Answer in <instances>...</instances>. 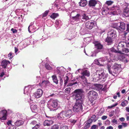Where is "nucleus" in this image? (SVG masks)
<instances>
[{"mask_svg": "<svg viewBox=\"0 0 129 129\" xmlns=\"http://www.w3.org/2000/svg\"><path fill=\"white\" fill-rule=\"evenodd\" d=\"M84 92L82 89H79L75 90L73 93L74 95L76 100H84Z\"/></svg>", "mask_w": 129, "mask_h": 129, "instance_id": "nucleus-1", "label": "nucleus"}, {"mask_svg": "<svg viewBox=\"0 0 129 129\" xmlns=\"http://www.w3.org/2000/svg\"><path fill=\"white\" fill-rule=\"evenodd\" d=\"M84 100H76L75 103L73 108L74 112H77L81 111L83 109L82 105Z\"/></svg>", "mask_w": 129, "mask_h": 129, "instance_id": "nucleus-2", "label": "nucleus"}, {"mask_svg": "<svg viewBox=\"0 0 129 129\" xmlns=\"http://www.w3.org/2000/svg\"><path fill=\"white\" fill-rule=\"evenodd\" d=\"M119 65L117 64H115L111 68V66L109 64L107 66V68L110 74L114 76V74H117L118 73V71L119 68Z\"/></svg>", "mask_w": 129, "mask_h": 129, "instance_id": "nucleus-3", "label": "nucleus"}, {"mask_svg": "<svg viewBox=\"0 0 129 129\" xmlns=\"http://www.w3.org/2000/svg\"><path fill=\"white\" fill-rule=\"evenodd\" d=\"M88 98L91 99L90 101L91 103H92L93 101L95 100L98 94L96 92L93 90H91L88 92L87 94Z\"/></svg>", "mask_w": 129, "mask_h": 129, "instance_id": "nucleus-4", "label": "nucleus"}, {"mask_svg": "<svg viewBox=\"0 0 129 129\" xmlns=\"http://www.w3.org/2000/svg\"><path fill=\"white\" fill-rule=\"evenodd\" d=\"M126 45V43L123 42L119 43L117 46L118 52V53L123 54L122 51L123 50L124 46Z\"/></svg>", "mask_w": 129, "mask_h": 129, "instance_id": "nucleus-5", "label": "nucleus"}, {"mask_svg": "<svg viewBox=\"0 0 129 129\" xmlns=\"http://www.w3.org/2000/svg\"><path fill=\"white\" fill-rule=\"evenodd\" d=\"M81 76H80V77L81 79L83 80H86V77H89L90 75L89 72L87 70L83 71L81 73Z\"/></svg>", "mask_w": 129, "mask_h": 129, "instance_id": "nucleus-6", "label": "nucleus"}, {"mask_svg": "<svg viewBox=\"0 0 129 129\" xmlns=\"http://www.w3.org/2000/svg\"><path fill=\"white\" fill-rule=\"evenodd\" d=\"M48 105L53 108H56L58 105L57 101L56 100L51 99L48 102Z\"/></svg>", "mask_w": 129, "mask_h": 129, "instance_id": "nucleus-7", "label": "nucleus"}, {"mask_svg": "<svg viewBox=\"0 0 129 129\" xmlns=\"http://www.w3.org/2000/svg\"><path fill=\"white\" fill-rule=\"evenodd\" d=\"M7 112L6 110H3L0 111V120H4L7 119Z\"/></svg>", "mask_w": 129, "mask_h": 129, "instance_id": "nucleus-8", "label": "nucleus"}, {"mask_svg": "<svg viewBox=\"0 0 129 129\" xmlns=\"http://www.w3.org/2000/svg\"><path fill=\"white\" fill-rule=\"evenodd\" d=\"M107 36L109 38L114 39L117 36L116 31L114 29H112L108 32Z\"/></svg>", "mask_w": 129, "mask_h": 129, "instance_id": "nucleus-9", "label": "nucleus"}, {"mask_svg": "<svg viewBox=\"0 0 129 129\" xmlns=\"http://www.w3.org/2000/svg\"><path fill=\"white\" fill-rule=\"evenodd\" d=\"M43 94L42 90L40 89H38L34 94L35 97L36 98H38L41 97Z\"/></svg>", "mask_w": 129, "mask_h": 129, "instance_id": "nucleus-10", "label": "nucleus"}, {"mask_svg": "<svg viewBox=\"0 0 129 129\" xmlns=\"http://www.w3.org/2000/svg\"><path fill=\"white\" fill-rule=\"evenodd\" d=\"M94 26V22L93 21H88L85 24L86 27L90 29H92Z\"/></svg>", "mask_w": 129, "mask_h": 129, "instance_id": "nucleus-11", "label": "nucleus"}, {"mask_svg": "<svg viewBox=\"0 0 129 129\" xmlns=\"http://www.w3.org/2000/svg\"><path fill=\"white\" fill-rule=\"evenodd\" d=\"M57 117L61 119H66L67 118L64 111H62L60 113H58L57 115Z\"/></svg>", "mask_w": 129, "mask_h": 129, "instance_id": "nucleus-12", "label": "nucleus"}, {"mask_svg": "<svg viewBox=\"0 0 129 129\" xmlns=\"http://www.w3.org/2000/svg\"><path fill=\"white\" fill-rule=\"evenodd\" d=\"M118 30L121 31H123L125 29V24L123 22H119V25L118 26Z\"/></svg>", "mask_w": 129, "mask_h": 129, "instance_id": "nucleus-13", "label": "nucleus"}, {"mask_svg": "<svg viewBox=\"0 0 129 129\" xmlns=\"http://www.w3.org/2000/svg\"><path fill=\"white\" fill-rule=\"evenodd\" d=\"M114 39L111 38H109L107 36L105 39V42L107 43L108 45H111L113 43Z\"/></svg>", "mask_w": 129, "mask_h": 129, "instance_id": "nucleus-14", "label": "nucleus"}, {"mask_svg": "<svg viewBox=\"0 0 129 129\" xmlns=\"http://www.w3.org/2000/svg\"><path fill=\"white\" fill-rule=\"evenodd\" d=\"M8 64H10V61L6 60V59L3 60L1 63V66L4 69L6 68Z\"/></svg>", "mask_w": 129, "mask_h": 129, "instance_id": "nucleus-15", "label": "nucleus"}, {"mask_svg": "<svg viewBox=\"0 0 129 129\" xmlns=\"http://www.w3.org/2000/svg\"><path fill=\"white\" fill-rule=\"evenodd\" d=\"M99 77L100 79H102V80L104 81L106 79V77L105 73L103 72L101 73L100 72L98 74Z\"/></svg>", "mask_w": 129, "mask_h": 129, "instance_id": "nucleus-16", "label": "nucleus"}, {"mask_svg": "<svg viewBox=\"0 0 129 129\" xmlns=\"http://www.w3.org/2000/svg\"><path fill=\"white\" fill-rule=\"evenodd\" d=\"M67 119L70 117L72 115V111L71 110H69L64 111Z\"/></svg>", "mask_w": 129, "mask_h": 129, "instance_id": "nucleus-17", "label": "nucleus"}, {"mask_svg": "<svg viewBox=\"0 0 129 129\" xmlns=\"http://www.w3.org/2000/svg\"><path fill=\"white\" fill-rule=\"evenodd\" d=\"M53 122L52 120H46L44 121L43 124L44 126H50Z\"/></svg>", "mask_w": 129, "mask_h": 129, "instance_id": "nucleus-18", "label": "nucleus"}, {"mask_svg": "<svg viewBox=\"0 0 129 129\" xmlns=\"http://www.w3.org/2000/svg\"><path fill=\"white\" fill-rule=\"evenodd\" d=\"M123 15L126 17L129 16V8L126 7L124 10Z\"/></svg>", "mask_w": 129, "mask_h": 129, "instance_id": "nucleus-19", "label": "nucleus"}, {"mask_svg": "<svg viewBox=\"0 0 129 129\" xmlns=\"http://www.w3.org/2000/svg\"><path fill=\"white\" fill-rule=\"evenodd\" d=\"M30 108L32 111L34 113H37L38 112L37 108V106L34 105H31Z\"/></svg>", "mask_w": 129, "mask_h": 129, "instance_id": "nucleus-20", "label": "nucleus"}, {"mask_svg": "<svg viewBox=\"0 0 129 129\" xmlns=\"http://www.w3.org/2000/svg\"><path fill=\"white\" fill-rule=\"evenodd\" d=\"M49 83V82L48 81L44 80L42 81L41 83H40L39 84L41 86L46 87Z\"/></svg>", "mask_w": 129, "mask_h": 129, "instance_id": "nucleus-21", "label": "nucleus"}, {"mask_svg": "<svg viewBox=\"0 0 129 129\" xmlns=\"http://www.w3.org/2000/svg\"><path fill=\"white\" fill-rule=\"evenodd\" d=\"M97 4V2L95 0H90L89 2V5L90 7L94 6Z\"/></svg>", "mask_w": 129, "mask_h": 129, "instance_id": "nucleus-22", "label": "nucleus"}, {"mask_svg": "<svg viewBox=\"0 0 129 129\" xmlns=\"http://www.w3.org/2000/svg\"><path fill=\"white\" fill-rule=\"evenodd\" d=\"M81 17L80 15L79 14H77L76 16L72 17L73 20L76 21H79L81 19L80 18Z\"/></svg>", "mask_w": 129, "mask_h": 129, "instance_id": "nucleus-23", "label": "nucleus"}, {"mask_svg": "<svg viewBox=\"0 0 129 129\" xmlns=\"http://www.w3.org/2000/svg\"><path fill=\"white\" fill-rule=\"evenodd\" d=\"M95 48L98 49H102L103 46L100 43H96L95 44Z\"/></svg>", "mask_w": 129, "mask_h": 129, "instance_id": "nucleus-24", "label": "nucleus"}, {"mask_svg": "<svg viewBox=\"0 0 129 129\" xmlns=\"http://www.w3.org/2000/svg\"><path fill=\"white\" fill-rule=\"evenodd\" d=\"M53 80L54 82L56 84H58V80L56 75H54L52 76Z\"/></svg>", "mask_w": 129, "mask_h": 129, "instance_id": "nucleus-25", "label": "nucleus"}, {"mask_svg": "<svg viewBox=\"0 0 129 129\" xmlns=\"http://www.w3.org/2000/svg\"><path fill=\"white\" fill-rule=\"evenodd\" d=\"M23 122L21 120H18L15 123L16 126H18L23 125Z\"/></svg>", "mask_w": 129, "mask_h": 129, "instance_id": "nucleus-26", "label": "nucleus"}, {"mask_svg": "<svg viewBox=\"0 0 129 129\" xmlns=\"http://www.w3.org/2000/svg\"><path fill=\"white\" fill-rule=\"evenodd\" d=\"M59 16V14L57 13H53L51 15L50 17L52 19L54 20L57 17Z\"/></svg>", "mask_w": 129, "mask_h": 129, "instance_id": "nucleus-27", "label": "nucleus"}, {"mask_svg": "<svg viewBox=\"0 0 129 129\" xmlns=\"http://www.w3.org/2000/svg\"><path fill=\"white\" fill-rule=\"evenodd\" d=\"M82 19L85 20H88L89 19L88 16L85 13L82 14Z\"/></svg>", "mask_w": 129, "mask_h": 129, "instance_id": "nucleus-28", "label": "nucleus"}, {"mask_svg": "<svg viewBox=\"0 0 129 129\" xmlns=\"http://www.w3.org/2000/svg\"><path fill=\"white\" fill-rule=\"evenodd\" d=\"M45 67L46 69L48 70H51L52 69V68L47 63L45 64Z\"/></svg>", "mask_w": 129, "mask_h": 129, "instance_id": "nucleus-29", "label": "nucleus"}, {"mask_svg": "<svg viewBox=\"0 0 129 129\" xmlns=\"http://www.w3.org/2000/svg\"><path fill=\"white\" fill-rule=\"evenodd\" d=\"M87 1H81L79 3L80 5L82 7H84L86 6L87 4Z\"/></svg>", "mask_w": 129, "mask_h": 129, "instance_id": "nucleus-30", "label": "nucleus"}, {"mask_svg": "<svg viewBox=\"0 0 129 129\" xmlns=\"http://www.w3.org/2000/svg\"><path fill=\"white\" fill-rule=\"evenodd\" d=\"M40 123H39L38 124H36L35 125L33 126V127H31L30 128L31 129H38L40 127Z\"/></svg>", "mask_w": 129, "mask_h": 129, "instance_id": "nucleus-31", "label": "nucleus"}, {"mask_svg": "<svg viewBox=\"0 0 129 129\" xmlns=\"http://www.w3.org/2000/svg\"><path fill=\"white\" fill-rule=\"evenodd\" d=\"M128 103V102L127 101L125 100L122 102L121 104V105L122 107H124Z\"/></svg>", "mask_w": 129, "mask_h": 129, "instance_id": "nucleus-32", "label": "nucleus"}, {"mask_svg": "<svg viewBox=\"0 0 129 129\" xmlns=\"http://www.w3.org/2000/svg\"><path fill=\"white\" fill-rule=\"evenodd\" d=\"M37 121L35 120H33L32 121L30 124L29 127L30 128L31 127H33V126L37 124Z\"/></svg>", "mask_w": 129, "mask_h": 129, "instance_id": "nucleus-33", "label": "nucleus"}, {"mask_svg": "<svg viewBox=\"0 0 129 129\" xmlns=\"http://www.w3.org/2000/svg\"><path fill=\"white\" fill-rule=\"evenodd\" d=\"M100 61H101L100 59H99V60L95 59V60L94 62L96 64L100 66H101L102 65V63H101Z\"/></svg>", "mask_w": 129, "mask_h": 129, "instance_id": "nucleus-34", "label": "nucleus"}, {"mask_svg": "<svg viewBox=\"0 0 129 129\" xmlns=\"http://www.w3.org/2000/svg\"><path fill=\"white\" fill-rule=\"evenodd\" d=\"M119 25V23H115L112 25V27L113 28H115L118 30V26Z\"/></svg>", "mask_w": 129, "mask_h": 129, "instance_id": "nucleus-35", "label": "nucleus"}, {"mask_svg": "<svg viewBox=\"0 0 129 129\" xmlns=\"http://www.w3.org/2000/svg\"><path fill=\"white\" fill-rule=\"evenodd\" d=\"M64 86H65L68 83V81L69 80V77L67 76H66L64 77Z\"/></svg>", "mask_w": 129, "mask_h": 129, "instance_id": "nucleus-36", "label": "nucleus"}, {"mask_svg": "<svg viewBox=\"0 0 129 129\" xmlns=\"http://www.w3.org/2000/svg\"><path fill=\"white\" fill-rule=\"evenodd\" d=\"M109 14L113 15H116L117 14V12L115 10H112V11L109 12Z\"/></svg>", "mask_w": 129, "mask_h": 129, "instance_id": "nucleus-37", "label": "nucleus"}, {"mask_svg": "<svg viewBox=\"0 0 129 129\" xmlns=\"http://www.w3.org/2000/svg\"><path fill=\"white\" fill-rule=\"evenodd\" d=\"M59 128V126L58 125L55 124L52 126L51 129H58Z\"/></svg>", "mask_w": 129, "mask_h": 129, "instance_id": "nucleus-38", "label": "nucleus"}, {"mask_svg": "<svg viewBox=\"0 0 129 129\" xmlns=\"http://www.w3.org/2000/svg\"><path fill=\"white\" fill-rule=\"evenodd\" d=\"M71 89L70 87L67 88L64 90V92L68 94L70 92Z\"/></svg>", "mask_w": 129, "mask_h": 129, "instance_id": "nucleus-39", "label": "nucleus"}, {"mask_svg": "<svg viewBox=\"0 0 129 129\" xmlns=\"http://www.w3.org/2000/svg\"><path fill=\"white\" fill-rule=\"evenodd\" d=\"M49 12V10H46L42 14V17L43 18L44 17L46 16L48 14Z\"/></svg>", "mask_w": 129, "mask_h": 129, "instance_id": "nucleus-40", "label": "nucleus"}, {"mask_svg": "<svg viewBox=\"0 0 129 129\" xmlns=\"http://www.w3.org/2000/svg\"><path fill=\"white\" fill-rule=\"evenodd\" d=\"M96 117V116L95 115H93L91 116L90 119L92 121H94V122H95L96 121V120H95Z\"/></svg>", "mask_w": 129, "mask_h": 129, "instance_id": "nucleus-41", "label": "nucleus"}, {"mask_svg": "<svg viewBox=\"0 0 129 129\" xmlns=\"http://www.w3.org/2000/svg\"><path fill=\"white\" fill-rule=\"evenodd\" d=\"M109 50L112 52H114L116 53H118L117 51L114 48L112 47Z\"/></svg>", "mask_w": 129, "mask_h": 129, "instance_id": "nucleus-42", "label": "nucleus"}, {"mask_svg": "<svg viewBox=\"0 0 129 129\" xmlns=\"http://www.w3.org/2000/svg\"><path fill=\"white\" fill-rule=\"evenodd\" d=\"M69 122L72 124L74 125L77 122V120L73 119H71L69 121Z\"/></svg>", "mask_w": 129, "mask_h": 129, "instance_id": "nucleus-43", "label": "nucleus"}, {"mask_svg": "<svg viewBox=\"0 0 129 129\" xmlns=\"http://www.w3.org/2000/svg\"><path fill=\"white\" fill-rule=\"evenodd\" d=\"M129 52V50L127 48H124L123 49V50L122 51V52L125 53H128Z\"/></svg>", "mask_w": 129, "mask_h": 129, "instance_id": "nucleus-44", "label": "nucleus"}, {"mask_svg": "<svg viewBox=\"0 0 129 129\" xmlns=\"http://www.w3.org/2000/svg\"><path fill=\"white\" fill-rule=\"evenodd\" d=\"M90 125L86 123L85 125V126L84 127V129H87L89 128L90 126Z\"/></svg>", "mask_w": 129, "mask_h": 129, "instance_id": "nucleus-45", "label": "nucleus"}, {"mask_svg": "<svg viewBox=\"0 0 129 129\" xmlns=\"http://www.w3.org/2000/svg\"><path fill=\"white\" fill-rule=\"evenodd\" d=\"M113 3V2L109 1H107L106 3L108 5H111Z\"/></svg>", "mask_w": 129, "mask_h": 129, "instance_id": "nucleus-46", "label": "nucleus"}, {"mask_svg": "<svg viewBox=\"0 0 129 129\" xmlns=\"http://www.w3.org/2000/svg\"><path fill=\"white\" fill-rule=\"evenodd\" d=\"M12 53L11 52H10L9 54H8V56L9 57H10L9 59H11L13 57L12 56Z\"/></svg>", "mask_w": 129, "mask_h": 129, "instance_id": "nucleus-47", "label": "nucleus"}, {"mask_svg": "<svg viewBox=\"0 0 129 129\" xmlns=\"http://www.w3.org/2000/svg\"><path fill=\"white\" fill-rule=\"evenodd\" d=\"M92 121H93L90 119L87 120L86 121V123L90 125V124L92 123Z\"/></svg>", "mask_w": 129, "mask_h": 129, "instance_id": "nucleus-48", "label": "nucleus"}, {"mask_svg": "<svg viewBox=\"0 0 129 129\" xmlns=\"http://www.w3.org/2000/svg\"><path fill=\"white\" fill-rule=\"evenodd\" d=\"M98 126V125H96L95 124L91 126L90 129H96Z\"/></svg>", "mask_w": 129, "mask_h": 129, "instance_id": "nucleus-49", "label": "nucleus"}, {"mask_svg": "<svg viewBox=\"0 0 129 129\" xmlns=\"http://www.w3.org/2000/svg\"><path fill=\"white\" fill-rule=\"evenodd\" d=\"M11 30L12 31L13 33H16L17 32V30L15 29H14L13 28H12L11 29Z\"/></svg>", "mask_w": 129, "mask_h": 129, "instance_id": "nucleus-50", "label": "nucleus"}, {"mask_svg": "<svg viewBox=\"0 0 129 129\" xmlns=\"http://www.w3.org/2000/svg\"><path fill=\"white\" fill-rule=\"evenodd\" d=\"M117 103H116L115 105H113L111 106H109L108 107V108H113L114 107L117 105Z\"/></svg>", "mask_w": 129, "mask_h": 129, "instance_id": "nucleus-51", "label": "nucleus"}, {"mask_svg": "<svg viewBox=\"0 0 129 129\" xmlns=\"http://www.w3.org/2000/svg\"><path fill=\"white\" fill-rule=\"evenodd\" d=\"M95 86H98V87L100 88V89H102L103 87L102 85H101L95 84Z\"/></svg>", "mask_w": 129, "mask_h": 129, "instance_id": "nucleus-52", "label": "nucleus"}, {"mask_svg": "<svg viewBox=\"0 0 129 129\" xmlns=\"http://www.w3.org/2000/svg\"><path fill=\"white\" fill-rule=\"evenodd\" d=\"M121 124L122 125V126H123L124 127H126L127 125V124L126 123H124L122 122L121 123Z\"/></svg>", "mask_w": 129, "mask_h": 129, "instance_id": "nucleus-53", "label": "nucleus"}, {"mask_svg": "<svg viewBox=\"0 0 129 129\" xmlns=\"http://www.w3.org/2000/svg\"><path fill=\"white\" fill-rule=\"evenodd\" d=\"M107 89L106 86L105 85V86L101 89V90L102 91H106Z\"/></svg>", "mask_w": 129, "mask_h": 129, "instance_id": "nucleus-54", "label": "nucleus"}, {"mask_svg": "<svg viewBox=\"0 0 129 129\" xmlns=\"http://www.w3.org/2000/svg\"><path fill=\"white\" fill-rule=\"evenodd\" d=\"M107 118V117L106 116H103L102 117V119L103 120L106 119Z\"/></svg>", "mask_w": 129, "mask_h": 129, "instance_id": "nucleus-55", "label": "nucleus"}, {"mask_svg": "<svg viewBox=\"0 0 129 129\" xmlns=\"http://www.w3.org/2000/svg\"><path fill=\"white\" fill-rule=\"evenodd\" d=\"M12 121L11 120L8 121V122H7V125H9L10 124L12 125L11 124Z\"/></svg>", "mask_w": 129, "mask_h": 129, "instance_id": "nucleus-56", "label": "nucleus"}, {"mask_svg": "<svg viewBox=\"0 0 129 129\" xmlns=\"http://www.w3.org/2000/svg\"><path fill=\"white\" fill-rule=\"evenodd\" d=\"M119 119L121 121H123L125 120V118L124 117H122L120 118Z\"/></svg>", "mask_w": 129, "mask_h": 129, "instance_id": "nucleus-57", "label": "nucleus"}, {"mask_svg": "<svg viewBox=\"0 0 129 129\" xmlns=\"http://www.w3.org/2000/svg\"><path fill=\"white\" fill-rule=\"evenodd\" d=\"M60 129H68L67 126H63L62 127H61Z\"/></svg>", "mask_w": 129, "mask_h": 129, "instance_id": "nucleus-58", "label": "nucleus"}, {"mask_svg": "<svg viewBox=\"0 0 129 129\" xmlns=\"http://www.w3.org/2000/svg\"><path fill=\"white\" fill-rule=\"evenodd\" d=\"M101 61H106L107 60L106 58H102L100 59Z\"/></svg>", "mask_w": 129, "mask_h": 129, "instance_id": "nucleus-59", "label": "nucleus"}, {"mask_svg": "<svg viewBox=\"0 0 129 129\" xmlns=\"http://www.w3.org/2000/svg\"><path fill=\"white\" fill-rule=\"evenodd\" d=\"M73 85V83H69L67 85V86H70Z\"/></svg>", "mask_w": 129, "mask_h": 129, "instance_id": "nucleus-60", "label": "nucleus"}, {"mask_svg": "<svg viewBox=\"0 0 129 129\" xmlns=\"http://www.w3.org/2000/svg\"><path fill=\"white\" fill-rule=\"evenodd\" d=\"M5 75L4 72H2L1 73L0 77L2 78L3 76Z\"/></svg>", "mask_w": 129, "mask_h": 129, "instance_id": "nucleus-61", "label": "nucleus"}, {"mask_svg": "<svg viewBox=\"0 0 129 129\" xmlns=\"http://www.w3.org/2000/svg\"><path fill=\"white\" fill-rule=\"evenodd\" d=\"M15 49V53H16L18 51V49L16 47H14Z\"/></svg>", "mask_w": 129, "mask_h": 129, "instance_id": "nucleus-62", "label": "nucleus"}, {"mask_svg": "<svg viewBox=\"0 0 129 129\" xmlns=\"http://www.w3.org/2000/svg\"><path fill=\"white\" fill-rule=\"evenodd\" d=\"M125 110L127 112H129V107H126L125 108Z\"/></svg>", "mask_w": 129, "mask_h": 129, "instance_id": "nucleus-63", "label": "nucleus"}, {"mask_svg": "<svg viewBox=\"0 0 129 129\" xmlns=\"http://www.w3.org/2000/svg\"><path fill=\"white\" fill-rule=\"evenodd\" d=\"M107 129H113V127L111 126H110L107 127Z\"/></svg>", "mask_w": 129, "mask_h": 129, "instance_id": "nucleus-64", "label": "nucleus"}]
</instances>
